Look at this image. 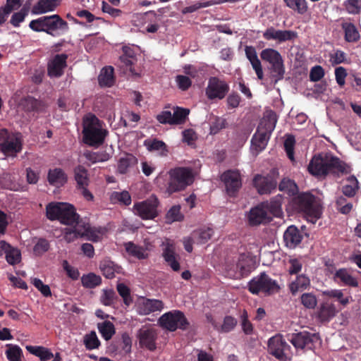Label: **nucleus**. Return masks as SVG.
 Segmentation results:
<instances>
[{
  "label": "nucleus",
  "mask_w": 361,
  "mask_h": 361,
  "mask_svg": "<svg viewBox=\"0 0 361 361\" xmlns=\"http://www.w3.org/2000/svg\"><path fill=\"white\" fill-rule=\"evenodd\" d=\"M308 171L317 177H324L329 173L347 174L350 166L331 153H321L314 156L309 165Z\"/></svg>",
  "instance_id": "obj_1"
},
{
  "label": "nucleus",
  "mask_w": 361,
  "mask_h": 361,
  "mask_svg": "<svg viewBox=\"0 0 361 361\" xmlns=\"http://www.w3.org/2000/svg\"><path fill=\"white\" fill-rule=\"evenodd\" d=\"M276 123V120L273 114L262 121L251 140V150L253 153L257 154L266 147L271 133L275 128Z\"/></svg>",
  "instance_id": "obj_2"
},
{
  "label": "nucleus",
  "mask_w": 361,
  "mask_h": 361,
  "mask_svg": "<svg viewBox=\"0 0 361 361\" xmlns=\"http://www.w3.org/2000/svg\"><path fill=\"white\" fill-rule=\"evenodd\" d=\"M295 204L307 220L315 224L322 216V207L319 200L310 192L300 194L295 198Z\"/></svg>",
  "instance_id": "obj_3"
},
{
  "label": "nucleus",
  "mask_w": 361,
  "mask_h": 361,
  "mask_svg": "<svg viewBox=\"0 0 361 361\" xmlns=\"http://www.w3.org/2000/svg\"><path fill=\"white\" fill-rule=\"evenodd\" d=\"M82 132L85 142L90 145L102 143L106 133L99 120L93 114H88L84 118Z\"/></svg>",
  "instance_id": "obj_4"
},
{
  "label": "nucleus",
  "mask_w": 361,
  "mask_h": 361,
  "mask_svg": "<svg viewBox=\"0 0 361 361\" xmlns=\"http://www.w3.org/2000/svg\"><path fill=\"white\" fill-rule=\"evenodd\" d=\"M50 220H59L63 224H73L78 218L75 208L66 202H51L46 207Z\"/></svg>",
  "instance_id": "obj_5"
},
{
  "label": "nucleus",
  "mask_w": 361,
  "mask_h": 361,
  "mask_svg": "<svg viewBox=\"0 0 361 361\" xmlns=\"http://www.w3.org/2000/svg\"><path fill=\"white\" fill-rule=\"evenodd\" d=\"M169 182L167 192L171 194L184 190L194 181L195 173L188 167H177L169 171Z\"/></svg>",
  "instance_id": "obj_6"
},
{
  "label": "nucleus",
  "mask_w": 361,
  "mask_h": 361,
  "mask_svg": "<svg viewBox=\"0 0 361 361\" xmlns=\"http://www.w3.org/2000/svg\"><path fill=\"white\" fill-rule=\"evenodd\" d=\"M30 27L37 32H46L54 35L56 30L65 31L68 29V24L60 18L59 15L42 16L30 23Z\"/></svg>",
  "instance_id": "obj_7"
},
{
  "label": "nucleus",
  "mask_w": 361,
  "mask_h": 361,
  "mask_svg": "<svg viewBox=\"0 0 361 361\" xmlns=\"http://www.w3.org/2000/svg\"><path fill=\"white\" fill-rule=\"evenodd\" d=\"M22 149L20 133H10L6 129L0 130V150L6 157H14Z\"/></svg>",
  "instance_id": "obj_8"
},
{
  "label": "nucleus",
  "mask_w": 361,
  "mask_h": 361,
  "mask_svg": "<svg viewBox=\"0 0 361 361\" xmlns=\"http://www.w3.org/2000/svg\"><path fill=\"white\" fill-rule=\"evenodd\" d=\"M260 57L270 64V71L276 82L283 78L285 73L283 60L277 50L271 48L263 49L260 53Z\"/></svg>",
  "instance_id": "obj_9"
},
{
  "label": "nucleus",
  "mask_w": 361,
  "mask_h": 361,
  "mask_svg": "<svg viewBox=\"0 0 361 361\" xmlns=\"http://www.w3.org/2000/svg\"><path fill=\"white\" fill-rule=\"evenodd\" d=\"M248 288L249 290L255 295L259 293L271 295L278 292L279 289L277 283L264 273L253 278L249 282Z\"/></svg>",
  "instance_id": "obj_10"
},
{
  "label": "nucleus",
  "mask_w": 361,
  "mask_h": 361,
  "mask_svg": "<svg viewBox=\"0 0 361 361\" xmlns=\"http://www.w3.org/2000/svg\"><path fill=\"white\" fill-rule=\"evenodd\" d=\"M159 323L161 326L171 331L177 329L185 330L189 326L184 314L179 310H172L164 314L159 318Z\"/></svg>",
  "instance_id": "obj_11"
},
{
  "label": "nucleus",
  "mask_w": 361,
  "mask_h": 361,
  "mask_svg": "<svg viewBox=\"0 0 361 361\" xmlns=\"http://www.w3.org/2000/svg\"><path fill=\"white\" fill-rule=\"evenodd\" d=\"M268 351L281 361L290 360L292 357L290 346L280 334L275 335L269 339Z\"/></svg>",
  "instance_id": "obj_12"
},
{
  "label": "nucleus",
  "mask_w": 361,
  "mask_h": 361,
  "mask_svg": "<svg viewBox=\"0 0 361 361\" xmlns=\"http://www.w3.org/2000/svg\"><path fill=\"white\" fill-rule=\"evenodd\" d=\"M158 199L151 196L147 200L135 203L133 206L134 213L142 219H153L158 215Z\"/></svg>",
  "instance_id": "obj_13"
},
{
  "label": "nucleus",
  "mask_w": 361,
  "mask_h": 361,
  "mask_svg": "<svg viewBox=\"0 0 361 361\" xmlns=\"http://www.w3.org/2000/svg\"><path fill=\"white\" fill-rule=\"evenodd\" d=\"M229 91L228 85L224 80L212 77L208 81L206 94L210 99H222Z\"/></svg>",
  "instance_id": "obj_14"
},
{
  "label": "nucleus",
  "mask_w": 361,
  "mask_h": 361,
  "mask_svg": "<svg viewBox=\"0 0 361 361\" xmlns=\"http://www.w3.org/2000/svg\"><path fill=\"white\" fill-rule=\"evenodd\" d=\"M136 337L141 347L146 348L151 351L156 348L157 332L152 326L149 325L142 326L137 331Z\"/></svg>",
  "instance_id": "obj_15"
},
{
  "label": "nucleus",
  "mask_w": 361,
  "mask_h": 361,
  "mask_svg": "<svg viewBox=\"0 0 361 361\" xmlns=\"http://www.w3.org/2000/svg\"><path fill=\"white\" fill-rule=\"evenodd\" d=\"M221 180L224 182L226 192L230 196H233L242 185L240 175L238 171L228 170L221 175Z\"/></svg>",
  "instance_id": "obj_16"
},
{
  "label": "nucleus",
  "mask_w": 361,
  "mask_h": 361,
  "mask_svg": "<svg viewBox=\"0 0 361 361\" xmlns=\"http://www.w3.org/2000/svg\"><path fill=\"white\" fill-rule=\"evenodd\" d=\"M249 223L255 226L261 224H267L271 220L268 210L266 209V204H260L252 208L248 215Z\"/></svg>",
  "instance_id": "obj_17"
},
{
  "label": "nucleus",
  "mask_w": 361,
  "mask_h": 361,
  "mask_svg": "<svg viewBox=\"0 0 361 361\" xmlns=\"http://www.w3.org/2000/svg\"><path fill=\"white\" fill-rule=\"evenodd\" d=\"M263 37L267 40H276L279 42H283L295 38L297 33L292 30H276L271 27L264 32Z\"/></svg>",
  "instance_id": "obj_18"
},
{
  "label": "nucleus",
  "mask_w": 361,
  "mask_h": 361,
  "mask_svg": "<svg viewBox=\"0 0 361 361\" xmlns=\"http://www.w3.org/2000/svg\"><path fill=\"white\" fill-rule=\"evenodd\" d=\"M164 307L161 300L157 299H143L137 307L139 314L147 315L154 312H161Z\"/></svg>",
  "instance_id": "obj_19"
},
{
  "label": "nucleus",
  "mask_w": 361,
  "mask_h": 361,
  "mask_svg": "<svg viewBox=\"0 0 361 361\" xmlns=\"http://www.w3.org/2000/svg\"><path fill=\"white\" fill-rule=\"evenodd\" d=\"M314 337L307 331H302L292 334L288 340L296 349H311Z\"/></svg>",
  "instance_id": "obj_20"
},
{
  "label": "nucleus",
  "mask_w": 361,
  "mask_h": 361,
  "mask_svg": "<svg viewBox=\"0 0 361 361\" xmlns=\"http://www.w3.org/2000/svg\"><path fill=\"white\" fill-rule=\"evenodd\" d=\"M253 183L258 192L261 195L270 193L276 186V182L271 177L261 175L255 176Z\"/></svg>",
  "instance_id": "obj_21"
},
{
  "label": "nucleus",
  "mask_w": 361,
  "mask_h": 361,
  "mask_svg": "<svg viewBox=\"0 0 361 361\" xmlns=\"http://www.w3.org/2000/svg\"><path fill=\"white\" fill-rule=\"evenodd\" d=\"M67 56L66 54H57L48 64V74L50 77H59L63 73L66 66Z\"/></svg>",
  "instance_id": "obj_22"
},
{
  "label": "nucleus",
  "mask_w": 361,
  "mask_h": 361,
  "mask_svg": "<svg viewBox=\"0 0 361 361\" xmlns=\"http://www.w3.org/2000/svg\"><path fill=\"white\" fill-rule=\"evenodd\" d=\"M302 239V235L299 229L295 226L288 227L283 234L285 245L289 248H295Z\"/></svg>",
  "instance_id": "obj_23"
},
{
  "label": "nucleus",
  "mask_w": 361,
  "mask_h": 361,
  "mask_svg": "<svg viewBox=\"0 0 361 361\" xmlns=\"http://www.w3.org/2000/svg\"><path fill=\"white\" fill-rule=\"evenodd\" d=\"M245 52L246 57L250 62L252 67L255 70L258 79H263V70L261 61H259L257 56L255 48L252 46H246L245 48Z\"/></svg>",
  "instance_id": "obj_24"
},
{
  "label": "nucleus",
  "mask_w": 361,
  "mask_h": 361,
  "mask_svg": "<svg viewBox=\"0 0 361 361\" xmlns=\"http://www.w3.org/2000/svg\"><path fill=\"white\" fill-rule=\"evenodd\" d=\"M334 281L344 286L351 287H357L358 282L357 279L353 277L350 271L345 269H339L336 270L334 275Z\"/></svg>",
  "instance_id": "obj_25"
},
{
  "label": "nucleus",
  "mask_w": 361,
  "mask_h": 361,
  "mask_svg": "<svg viewBox=\"0 0 361 361\" xmlns=\"http://www.w3.org/2000/svg\"><path fill=\"white\" fill-rule=\"evenodd\" d=\"M47 179L50 185L59 188L67 182V176L61 169L55 168L49 169Z\"/></svg>",
  "instance_id": "obj_26"
},
{
  "label": "nucleus",
  "mask_w": 361,
  "mask_h": 361,
  "mask_svg": "<svg viewBox=\"0 0 361 361\" xmlns=\"http://www.w3.org/2000/svg\"><path fill=\"white\" fill-rule=\"evenodd\" d=\"M61 0H38L32 7V12L35 14H42L51 12L59 5Z\"/></svg>",
  "instance_id": "obj_27"
},
{
  "label": "nucleus",
  "mask_w": 361,
  "mask_h": 361,
  "mask_svg": "<svg viewBox=\"0 0 361 361\" xmlns=\"http://www.w3.org/2000/svg\"><path fill=\"white\" fill-rule=\"evenodd\" d=\"M163 257L173 271H176L179 270L180 265L176 260L175 247L173 244L169 243L166 244V247L163 251Z\"/></svg>",
  "instance_id": "obj_28"
},
{
  "label": "nucleus",
  "mask_w": 361,
  "mask_h": 361,
  "mask_svg": "<svg viewBox=\"0 0 361 361\" xmlns=\"http://www.w3.org/2000/svg\"><path fill=\"white\" fill-rule=\"evenodd\" d=\"M229 277L239 278L249 271L248 258L245 255H241L236 262V269H230Z\"/></svg>",
  "instance_id": "obj_29"
},
{
  "label": "nucleus",
  "mask_w": 361,
  "mask_h": 361,
  "mask_svg": "<svg viewBox=\"0 0 361 361\" xmlns=\"http://www.w3.org/2000/svg\"><path fill=\"white\" fill-rule=\"evenodd\" d=\"M283 197L281 195H277L273 197L270 202H262V204H266V209L268 210L271 217H279L281 215V204Z\"/></svg>",
  "instance_id": "obj_30"
},
{
  "label": "nucleus",
  "mask_w": 361,
  "mask_h": 361,
  "mask_svg": "<svg viewBox=\"0 0 361 361\" xmlns=\"http://www.w3.org/2000/svg\"><path fill=\"white\" fill-rule=\"evenodd\" d=\"M192 240L195 244L206 243L213 235V229L210 227H204L195 231L192 233Z\"/></svg>",
  "instance_id": "obj_31"
},
{
  "label": "nucleus",
  "mask_w": 361,
  "mask_h": 361,
  "mask_svg": "<svg viewBox=\"0 0 361 361\" xmlns=\"http://www.w3.org/2000/svg\"><path fill=\"white\" fill-rule=\"evenodd\" d=\"M337 310L334 304L324 302L318 311V317L322 322H328L336 316Z\"/></svg>",
  "instance_id": "obj_32"
},
{
  "label": "nucleus",
  "mask_w": 361,
  "mask_h": 361,
  "mask_svg": "<svg viewBox=\"0 0 361 361\" xmlns=\"http://www.w3.org/2000/svg\"><path fill=\"white\" fill-rule=\"evenodd\" d=\"M310 286V279L305 275L301 274L297 276L296 279L290 283L289 288L292 294L295 295L299 291L307 289Z\"/></svg>",
  "instance_id": "obj_33"
},
{
  "label": "nucleus",
  "mask_w": 361,
  "mask_h": 361,
  "mask_svg": "<svg viewBox=\"0 0 361 361\" xmlns=\"http://www.w3.org/2000/svg\"><path fill=\"white\" fill-rule=\"evenodd\" d=\"M137 164V159L132 154H126L120 158L118 163V171L124 174L128 173Z\"/></svg>",
  "instance_id": "obj_34"
},
{
  "label": "nucleus",
  "mask_w": 361,
  "mask_h": 361,
  "mask_svg": "<svg viewBox=\"0 0 361 361\" xmlns=\"http://www.w3.org/2000/svg\"><path fill=\"white\" fill-rule=\"evenodd\" d=\"M145 145L149 151L157 152L161 156L167 155V146L161 140L157 139L147 140L145 141Z\"/></svg>",
  "instance_id": "obj_35"
},
{
  "label": "nucleus",
  "mask_w": 361,
  "mask_h": 361,
  "mask_svg": "<svg viewBox=\"0 0 361 361\" xmlns=\"http://www.w3.org/2000/svg\"><path fill=\"white\" fill-rule=\"evenodd\" d=\"M100 269L105 277L112 279L114 277L116 273L121 272V268L114 262L105 259L101 262Z\"/></svg>",
  "instance_id": "obj_36"
},
{
  "label": "nucleus",
  "mask_w": 361,
  "mask_h": 361,
  "mask_svg": "<svg viewBox=\"0 0 361 361\" xmlns=\"http://www.w3.org/2000/svg\"><path fill=\"white\" fill-rule=\"evenodd\" d=\"M26 349L31 354L39 357L41 361H50L55 357L50 350L42 346L27 345Z\"/></svg>",
  "instance_id": "obj_37"
},
{
  "label": "nucleus",
  "mask_w": 361,
  "mask_h": 361,
  "mask_svg": "<svg viewBox=\"0 0 361 361\" xmlns=\"http://www.w3.org/2000/svg\"><path fill=\"white\" fill-rule=\"evenodd\" d=\"M322 294L324 296L336 299L343 306H346L352 300L350 296L345 297L343 290L340 289L325 290L322 292Z\"/></svg>",
  "instance_id": "obj_38"
},
{
  "label": "nucleus",
  "mask_w": 361,
  "mask_h": 361,
  "mask_svg": "<svg viewBox=\"0 0 361 361\" xmlns=\"http://www.w3.org/2000/svg\"><path fill=\"white\" fill-rule=\"evenodd\" d=\"M98 80L101 86H111L114 82L113 67L107 66L103 68L100 72Z\"/></svg>",
  "instance_id": "obj_39"
},
{
  "label": "nucleus",
  "mask_w": 361,
  "mask_h": 361,
  "mask_svg": "<svg viewBox=\"0 0 361 361\" xmlns=\"http://www.w3.org/2000/svg\"><path fill=\"white\" fill-rule=\"evenodd\" d=\"M358 189V180L354 176H352L347 178V183L343 186L342 192L344 195L353 197L356 195Z\"/></svg>",
  "instance_id": "obj_40"
},
{
  "label": "nucleus",
  "mask_w": 361,
  "mask_h": 361,
  "mask_svg": "<svg viewBox=\"0 0 361 361\" xmlns=\"http://www.w3.org/2000/svg\"><path fill=\"white\" fill-rule=\"evenodd\" d=\"M345 32V39L348 42H354L359 39L360 34L356 27L351 23L344 22L341 25Z\"/></svg>",
  "instance_id": "obj_41"
},
{
  "label": "nucleus",
  "mask_w": 361,
  "mask_h": 361,
  "mask_svg": "<svg viewBox=\"0 0 361 361\" xmlns=\"http://www.w3.org/2000/svg\"><path fill=\"white\" fill-rule=\"evenodd\" d=\"M99 332L104 340H110L115 334V327L112 322L104 321L97 324Z\"/></svg>",
  "instance_id": "obj_42"
},
{
  "label": "nucleus",
  "mask_w": 361,
  "mask_h": 361,
  "mask_svg": "<svg viewBox=\"0 0 361 361\" xmlns=\"http://www.w3.org/2000/svg\"><path fill=\"white\" fill-rule=\"evenodd\" d=\"M111 202L114 204H121L123 205H130L131 204V197L126 190L114 191L110 195Z\"/></svg>",
  "instance_id": "obj_43"
},
{
  "label": "nucleus",
  "mask_w": 361,
  "mask_h": 361,
  "mask_svg": "<svg viewBox=\"0 0 361 361\" xmlns=\"http://www.w3.org/2000/svg\"><path fill=\"white\" fill-rule=\"evenodd\" d=\"M84 157L91 163L94 164L108 161L110 158V154L105 151H86L84 152Z\"/></svg>",
  "instance_id": "obj_44"
},
{
  "label": "nucleus",
  "mask_w": 361,
  "mask_h": 361,
  "mask_svg": "<svg viewBox=\"0 0 361 361\" xmlns=\"http://www.w3.org/2000/svg\"><path fill=\"white\" fill-rule=\"evenodd\" d=\"M125 248L128 254L138 259H145L147 257V252L145 249L136 245L132 242L126 243Z\"/></svg>",
  "instance_id": "obj_45"
},
{
  "label": "nucleus",
  "mask_w": 361,
  "mask_h": 361,
  "mask_svg": "<svg viewBox=\"0 0 361 361\" xmlns=\"http://www.w3.org/2000/svg\"><path fill=\"white\" fill-rule=\"evenodd\" d=\"M286 6L300 14H303L308 9L306 0H283Z\"/></svg>",
  "instance_id": "obj_46"
},
{
  "label": "nucleus",
  "mask_w": 361,
  "mask_h": 361,
  "mask_svg": "<svg viewBox=\"0 0 361 361\" xmlns=\"http://www.w3.org/2000/svg\"><path fill=\"white\" fill-rule=\"evenodd\" d=\"M189 113L190 110L188 109L173 106L172 113L173 125L183 123L185 121Z\"/></svg>",
  "instance_id": "obj_47"
},
{
  "label": "nucleus",
  "mask_w": 361,
  "mask_h": 361,
  "mask_svg": "<svg viewBox=\"0 0 361 361\" xmlns=\"http://www.w3.org/2000/svg\"><path fill=\"white\" fill-rule=\"evenodd\" d=\"M106 229L104 227H92L90 226L87 233L85 238L94 242H97L106 235Z\"/></svg>",
  "instance_id": "obj_48"
},
{
  "label": "nucleus",
  "mask_w": 361,
  "mask_h": 361,
  "mask_svg": "<svg viewBox=\"0 0 361 361\" xmlns=\"http://www.w3.org/2000/svg\"><path fill=\"white\" fill-rule=\"evenodd\" d=\"M74 173L78 188L88 185L89 178L87 169L82 166H78L75 169Z\"/></svg>",
  "instance_id": "obj_49"
},
{
  "label": "nucleus",
  "mask_w": 361,
  "mask_h": 361,
  "mask_svg": "<svg viewBox=\"0 0 361 361\" xmlns=\"http://www.w3.org/2000/svg\"><path fill=\"white\" fill-rule=\"evenodd\" d=\"M303 264L302 258L290 257L287 263V270L290 274H297L302 270Z\"/></svg>",
  "instance_id": "obj_50"
},
{
  "label": "nucleus",
  "mask_w": 361,
  "mask_h": 361,
  "mask_svg": "<svg viewBox=\"0 0 361 361\" xmlns=\"http://www.w3.org/2000/svg\"><path fill=\"white\" fill-rule=\"evenodd\" d=\"M102 279L93 273L83 275L81 278V282L84 287L87 288H93L101 283Z\"/></svg>",
  "instance_id": "obj_51"
},
{
  "label": "nucleus",
  "mask_w": 361,
  "mask_h": 361,
  "mask_svg": "<svg viewBox=\"0 0 361 361\" xmlns=\"http://www.w3.org/2000/svg\"><path fill=\"white\" fill-rule=\"evenodd\" d=\"M83 343L87 350L97 349L100 345V341L95 331H92L85 335Z\"/></svg>",
  "instance_id": "obj_52"
},
{
  "label": "nucleus",
  "mask_w": 361,
  "mask_h": 361,
  "mask_svg": "<svg viewBox=\"0 0 361 361\" xmlns=\"http://www.w3.org/2000/svg\"><path fill=\"white\" fill-rule=\"evenodd\" d=\"M6 259L8 264L11 265L16 264L20 262L21 253L19 250L12 247L9 245V247L6 250Z\"/></svg>",
  "instance_id": "obj_53"
},
{
  "label": "nucleus",
  "mask_w": 361,
  "mask_h": 361,
  "mask_svg": "<svg viewBox=\"0 0 361 361\" xmlns=\"http://www.w3.org/2000/svg\"><path fill=\"white\" fill-rule=\"evenodd\" d=\"M279 190L288 195H294L298 191V187L293 180L283 178L279 184Z\"/></svg>",
  "instance_id": "obj_54"
},
{
  "label": "nucleus",
  "mask_w": 361,
  "mask_h": 361,
  "mask_svg": "<svg viewBox=\"0 0 361 361\" xmlns=\"http://www.w3.org/2000/svg\"><path fill=\"white\" fill-rule=\"evenodd\" d=\"M117 299L116 293L111 289L104 290L100 298L101 302L106 306H111Z\"/></svg>",
  "instance_id": "obj_55"
},
{
  "label": "nucleus",
  "mask_w": 361,
  "mask_h": 361,
  "mask_svg": "<svg viewBox=\"0 0 361 361\" xmlns=\"http://www.w3.org/2000/svg\"><path fill=\"white\" fill-rule=\"evenodd\" d=\"M40 102L32 97H27L22 99L20 106L27 111H38Z\"/></svg>",
  "instance_id": "obj_56"
},
{
  "label": "nucleus",
  "mask_w": 361,
  "mask_h": 361,
  "mask_svg": "<svg viewBox=\"0 0 361 361\" xmlns=\"http://www.w3.org/2000/svg\"><path fill=\"white\" fill-rule=\"evenodd\" d=\"M68 225L72 226L79 237H85L90 226L89 224L85 223L82 220H79V217L73 224Z\"/></svg>",
  "instance_id": "obj_57"
},
{
  "label": "nucleus",
  "mask_w": 361,
  "mask_h": 361,
  "mask_svg": "<svg viewBox=\"0 0 361 361\" xmlns=\"http://www.w3.org/2000/svg\"><path fill=\"white\" fill-rule=\"evenodd\" d=\"M300 300L302 305L307 309H314L317 305V298L313 293H303Z\"/></svg>",
  "instance_id": "obj_58"
},
{
  "label": "nucleus",
  "mask_w": 361,
  "mask_h": 361,
  "mask_svg": "<svg viewBox=\"0 0 361 361\" xmlns=\"http://www.w3.org/2000/svg\"><path fill=\"white\" fill-rule=\"evenodd\" d=\"M166 221L168 223L178 221L183 219V216L180 213V206L172 207L166 214Z\"/></svg>",
  "instance_id": "obj_59"
},
{
  "label": "nucleus",
  "mask_w": 361,
  "mask_h": 361,
  "mask_svg": "<svg viewBox=\"0 0 361 361\" xmlns=\"http://www.w3.org/2000/svg\"><path fill=\"white\" fill-rule=\"evenodd\" d=\"M31 283L44 296H51V292L49 286L44 284L42 280L37 278H33L31 279Z\"/></svg>",
  "instance_id": "obj_60"
},
{
  "label": "nucleus",
  "mask_w": 361,
  "mask_h": 361,
  "mask_svg": "<svg viewBox=\"0 0 361 361\" xmlns=\"http://www.w3.org/2000/svg\"><path fill=\"white\" fill-rule=\"evenodd\" d=\"M117 290L119 295L123 298L124 303L128 306L132 302V298L130 295V289L123 283L117 285Z\"/></svg>",
  "instance_id": "obj_61"
},
{
  "label": "nucleus",
  "mask_w": 361,
  "mask_h": 361,
  "mask_svg": "<svg viewBox=\"0 0 361 361\" xmlns=\"http://www.w3.org/2000/svg\"><path fill=\"white\" fill-rule=\"evenodd\" d=\"M345 7L350 14H357L361 10V0H346Z\"/></svg>",
  "instance_id": "obj_62"
},
{
  "label": "nucleus",
  "mask_w": 361,
  "mask_h": 361,
  "mask_svg": "<svg viewBox=\"0 0 361 361\" xmlns=\"http://www.w3.org/2000/svg\"><path fill=\"white\" fill-rule=\"evenodd\" d=\"M6 354L9 361H21L22 350L16 345L10 347Z\"/></svg>",
  "instance_id": "obj_63"
},
{
  "label": "nucleus",
  "mask_w": 361,
  "mask_h": 361,
  "mask_svg": "<svg viewBox=\"0 0 361 361\" xmlns=\"http://www.w3.org/2000/svg\"><path fill=\"white\" fill-rule=\"evenodd\" d=\"M49 242L44 238H40L37 240L33 247V252L36 255H41L49 250Z\"/></svg>",
  "instance_id": "obj_64"
}]
</instances>
